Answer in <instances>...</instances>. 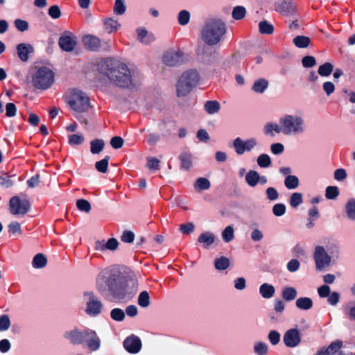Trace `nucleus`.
<instances>
[{"instance_id":"nucleus-6","label":"nucleus","mask_w":355,"mask_h":355,"mask_svg":"<svg viewBox=\"0 0 355 355\" xmlns=\"http://www.w3.org/2000/svg\"><path fill=\"white\" fill-rule=\"evenodd\" d=\"M66 101L70 109L76 113L86 112L90 106L88 96L78 89H71L67 94Z\"/></svg>"},{"instance_id":"nucleus-56","label":"nucleus","mask_w":355,"mask_h":355,"mask_svg":"<svg viewBox=\"0 0 355 355\" xmlns=\"http://www.w3.org/2000/svg\"><path fill=\"white\" fill-rule=\"evenodd\" d=\"M17 107L12 103H8L5 106V115L7 117H13L17 114Z\"/></svg>"},{"instance_id":"nucleus-40","label":"nucleus","mask_w":355,"mask_h":355,"mask_svg":"<svg viewBox=\"0 0 355 355\" xmlns=\"http://www.w3.org/2000/svg\"><path fill=\"white\" fill-rule=\"evenodd\" d=\"M222 239L225 243L232 241L234 238V230L232 225L227 226L221 233Z\"/></svg>"},{"instance_id":"nucleus-36","label":"nucleus","mask_w":355,"mask_h":355,"mask_svg":"<svg viewBox=\"0 0 355 355\" xmlns=\"http://www.w3.org/2000/svg\"><path fill=\"white\" fill-rule=\"evenodd\" d=\"M47 263L46 257L42 254H36L32 261V265L35 268H42L46 266Z\"/></svg>"},{"instance_id":"nucleus-26","label":"nucleus","mask_w":355,"mask_h":355,"mask_svg":"<svg viewBox=\"0 0 355 355\" xmlns=\"http://www.w3.org/2000/svg\"><path fill=\"white\" fill-rule=\"evenodd\" d=\"M259 292L263 298L270 299L275 293V288L272 284L263 283L260 286Z\"/></svg>"},{"instance_id":"nucleus-39","label":"nucleus","mask_w":355,"mask_h":355,"mask_svg":"<svg viewBox=\"0 0 355 355\" xmlns=\"http://www.w3.org/2000/svg\"><path fill=\"white\" fill-rule=\"evenodd\" d=\"M177 18L180 25L186 26L190 21L191 14L188 10H182L178 12Z\"/></svg>"},{"instance_id":"nucleus-53","label":"nucleus","mask_w":355,"mask_h":355,"mask_svg":"<svg viewBox=\"0 0 355 355\" xmlns=\"http://www.w3.org/2000/svg\"><path fill=\"white\" fill-rule=\"evenodd\" d=\"M259 28L260 33L262 34H271L274 31L273 26L267 21H260Z\"/></svg>"},{"instance_id":"nucleus-59","label":"nucleus","mask_w":355,"mask_h":355,"mask_svg":"<svg viewBox=\"0 0 355 355\" xmlns=\"http://www.w3.org/2000/svg\"><path fill=\"white\" fill-rule=\"evenodd\" d=\"M48 14L52 19H56L61 16V11L58 6L54 5L49 7Z\"/></svg>"},{"instance_id":"nucleus-42","label":"nucleus","mask_w":355,"mask_h":355,"mask_svg":"<svg viewBox=\"0 0 355 355\" xmlns=\"http://www.w3.org/2000/svg\"><path fill=\"white\" fill-rule=\"evenodd\" d=\"M257 162L258 166L261 168H268L272 164L270 156L265 153H262L258 156Z\"/></svg>"},{"instance_id":"nucleus-27","label":"nucleus","mask_w":355,"mask_h":355,"mask_svg":"<svg viewBox=\"0 0 355 355\" xmlns=\"http://www.w3.org/2000/svg\"><path fill=\"white\" fill-rule=\"evenodd\" d=\"M33 52V47L28 44H20L17 46V53L22 61H26L28 55Z\"/></svg>"},{"instance_id":"nucleus-23","label":"nucleus","mask_w":355,"mask_h":355,"mask_svg":"<svg viewBox=\"0 0 355 355\" xmlns=\"http://www.w3.org/2000/svg\"><path fill=\"white\" fill-rule=\"evenodd\" d=\"M105 30L110 34L121 29V24L114 17H106L103 20Z\"/></svg>"},{"instance_id":"nucleus-21","label":"nucleus","mask_w":355,"mask_h":355,"mask_svg":"<svg viewBox=\"0 0 355 355\" xmlns=\"http://www.w3.org/2000/svg\"><path fill=\"white\" fill-rule=\"evenodd\" d=\"M343 342L337 340L332 342L327 347H322L317 352L316 355H334L343 347Z\"/></svg>"},{"instance_id":"nucleus-14","label":"nucleus","mask_w":355,"mask_h":355,"mask_svg":"<svg viewBox=\"0 0 355 355\" xmlns=\"http://www.w3.org/2000/svg\"><path fill=\"white\" fill-rule=\"evenodd\" d=\"M62 50L70 52L72 51L77 44V38L71 32H64L60 37L58 42Z\"/></svg>"},{"instance_id":"nucleus-18","label":"nucleus","mask_w":355,"mask_h":355,"mask_svg":"<svg viewBox=\"0 0 355 355\" xmlns=\"http://www.w3.org/2000/svg\"><path fill=\"white\" fill-rule=\"evenodd\" d=\"M123 346L128 352L136 354L141 349V342L137 336H131L124 340Z\"/></svg>"},{"instance_id":"nucleus-4","label":"nucleus","mask_w":355,"mask_h":355,"mask_svg":"<svg viewBox=\"0 0 355 355\" xmlns=\"http://www.w3.org/2000/svg\"><path fill=\"white\" fill-rule=\"evenodd\" d=\"M286 137L302 135L306 131V122L302 112H288L280 116Z\"/></svg>"},{"instance_id":"nucleus-7","label":"nucleus","mask_w":355,"mask_h":355,"mask_svg":"<svg viewBox=\"0 0 355 355\" xmlns=\"http://www.w3.org/2000/svg\"><path fill=\"white\" fill-rule=\"evenodd\" d=\"M200 80L199 74L196 70L184 72L179 78L177 83V93L179 96L188 94L196 87Z\"/></svg>"},{"instance_id":"nucleus-47","label":"nucleus","mask_w":355,"mask_h":355,"mask_svg":"<svg viewBox=\"0 0 355 355\" xmlns=\"http://www.w3.org/2000/svg\"><path fill=\"white\" fill-rule=\"evenodd\" d=\"M302 202V194L301 193L295 192L291 194L289 204L292 207L295 208L298 207Z\"/></svg>"},{"instance_id":"nucleus-37","label":"nucleus","mask_w":355,"mask_h":355,"mask_svg":"<svg viewBox=\"0 0 355 355\" xmlns=\"http://www.w3.org/2000/svg\"><path fill=\"white\" fill-rule=\"evenodd\" d=\"M182 168L185 170H189L192 166V156L187 153H183L180 155Z\"/></svg>"},{"instance_id":"nucleus-43","label":"nucleus","mask_w":355,"mask_h":355,"mask_svg":"<svg viewBox=\"0 0 355 355\" xmlns=\"http://www.w3.org/2000/svg\"><path fill=\"white\" fill-rule=\"evenodd\" d=\"M204 107L205 111L210 114L217 113L220 110V104L216 101H207Z\"/></svg>"},{"instance_id":"nucleus-34","label":"nucleus","mask_w":355,"mask_h":355,"mask_svg":"<svg viewBox=\"0 0 355 355\" xmlns=\"http://www.w3.org/2000/svg\"><path fill=\"white\" fill-rule=\"evenodd\" d=\"M105 143L102 139H96L91 141L90 150L92 154H98L104 148Z\"/></svg>"},{"instance_id":"nucleus-44","label":"nucleus","mask_w":355,"mask_h":355,"mask_svg":"<svg viewBox=\"0 0 355 355\" xmlns=\"http://www.w3.org/2000/svg\"><path fill=\"white\" fill-rule=\"evenodd\" d=\"M253 349L257 355H266L268 352V347L265 343L257 342L253 346Z\"/></svg>"},{"instance_id":"nucleus-58","label":"nucleus","mask_w":355,"mask_h":355,"mask_svg":"<svg viewBox=\"0 0 355 355\" xmlns=\"http://www.w3.org/2000/svg\"><path fill=\"white\" fill-rule=\"evenodd\" d=\"M347 177V173L344 168L336 169L334 172V178L338 182L345 180Z\"/></svg>"},{"instance_id":"nucleus-3","label":"nucleus","mask_w":355,"mask_h":355,"mask_svg":"<svg viewBox=\"0 0 355 355\" xmlns=\"http://www.w3.org/2000/svg\"><path fill=\"white\" fill-rule=\"evenodd\" d=\"M339 253V245L336 241H328L325 246L316 245L313 252L316 270L321 271L329 268L333 258H337Z\"/></svg>"},{"instance_id":"nucleus-30","label":"nucleus","mask_w":355,"mask_h":355,"mask_svg":"<svg viewBox=\"0 0 355 355\" xmlns=\"http://www.w3.org/2000/svg\"><path fill=\"white\" fill-rule=\"evenodd\" d=\"M297 295V292L294 287L286 286L282 289V297L286 301H292L296 298Z\"/></svg>"},{"instance_id":"nucleus-55","label":"nucleus","mask_w":355,"mask_h":355,"mask_svg":"<svg viewBox=\"0 0 355 355\" xmlns=\"http://www.w3.org/2000/svg\"><path fill=\"white\" fill-rule=\"evenodd\" d=\"M110 316L114 320L121 322L125 318V313L122 309L115 308L111 311Z\"/></svg>"},{"instance_id":"nucleus-16","label":"nucleus","mask_w":355,"mask_h":355,"mask_svg":"<svg viewBox=\"0 0 355 355\" xmlns=\"http://www.w3.org/2000/svg\"><path fill=\"white\" fill-rule=\"evenodd\" d=\"M283 341L288 347H295L301 343V336L298 329L295 328L287 330L283 337Z\"/></svg>"},{"instance_id":"nucleus-20","label":"nucleus","mask_w":355,"mask_h":355,"mask_svg":"<svg viewBox=\"0 0 355 355\" xmlns=\"http://www.w3.org/2000/svg\"><path fill=\"white\" fill-rule=\"evenodd\" d=\"M119 243L116 239L111 238L106 242L104 241H98L95 243V249L98 251L103 252L105 250H115L118 247Z\"/></svg>"},{"instance_id":"nucleus-33","label":"nucleus","mask_w":355,"mask_h":355,"mask_svg":"<svg viewBox=\"0 0 355 355\" xmlns=\"http://www.w3.org/2000/svg\"><path fill=\"white\" fill-rule=\"evenodd\" d=\"M268 87V82L263 78L259 79L254 83L252 90L259 94L263 93Z\"/></svg>"},{"instance_id":"nucleus-25","label":"nucleus","mask_w":355,"mask_h":355,"mask_svg":"<svg viewBox=\"0 0 355 355\" xmlns=\"http://www.w3.org/2000/svg\"><path fill=\"white\" fill-rule=\"evenodd\" d=\"M215 238V235L212 232H205L199 235L198 241L204 248H207L214 243Z\"/></svg>"},{"instance_id":"nucleus-35","label":"nucleus","mask_w":355,"mask_h":355,"mask_svg":"<svg viewBox=\"0 0 355 355\" xmlns=\"http://www.w3.org/2000/svg\"><path fill=\"white\" fill-rule=\"evenodd\" d=\"M300 180L296 175H287L284 180V185L288 189H295L298 187Z\"/></svg>"},{"instance_id":"nucleus-62","label":"nucleus","mask_w":355,"mask_h":355,"mask_svg":"<svg viewBox=\"0 0 355 355\" xmlns=\"http://www.w3.org/2000/svg\"><path fill=\"white\" fill-rule=\"evenodd\" d=\"M147 166L150 170L157 171L159 168V160L155 157H148Z\"/></svg>"},{"instance_id":"nucleus-31","label":"nucleus","mask_w":355,"mask_h":355,"mask_svg":"<svg viewBox=\"0 0 355 355\" xmlns=\"http://www.w3.org/2000/svg\"><path fill=\"white\" fill-rule=\"evenodd\" d=\"M347 217L351 220H355V198H349L345 206Z\"/></svg>"},{"instance_id":"nucleus-46","label":"nucleus","mask_w":355,"mask_h":355,"mask_svg":"<svg viewBox=\"0 0 355 355\" xmlns=\"http://www.w3.org/2000/svg\"><path fill=\"white\" fill-rule=\"evenodd\" d=\"M109 160L110 157L105 156L103 159L96 162L95 164V167L96 170L100 173H106L107 171Z\"/></svg>"},{"instance_id":"nucleus-10","label":"nucleus","mask_w":355,"mask_h":355,"mask_svg":"<svg viewBox=\"0 0 355 355\" xmlns=\"http://www.w3.org/2000/svg\"><path fill=\"white\" fill-rule=\"evenodd\" d=\"M83 301L86 304L85 312L87 315L96 316L101 313L102 304L94 293L90 292L85 293Z\"/></svg>"},{"instance_id":"nucleus-8","label":"nucleus","mask_w":355,"mask_h":355,"mask_svg":"<svg viewBox=\"0 0 355 355\" xmlns=\"http://www.w3.org/2000/svg\"><path fill=\"white\" fill-rule=\"evenodd\" d=\"M53 81L54 73L48 67H42L33 72L32 82L37 89H46L52 85Z\"/></svg>"},{"instance_id":"nucleus-29","label":"nucleus","mask_w":355,"mask_h":355,"mask_svg":"<svg viewBox=\"0 0 355 355\" xmlns=\"http://www.w3.org/2000/svg\"><path fill=\"white\" fill-rule=\"evenodd\" d=\"M137 40L141 43L149 44L154 40L153 35L148 33V32L144 28H137Z\"/></svg>"},{"instance_id":"nucleus-48","label":"nucleus","mask_w":355,"mask_h":355,"mask_svg":"<svg viewBox=\"0 0 355 355\" xmlns=\"http://www.w3.org/2000/svg\"><path fill=\"white\" fill-rule=\"evenodd\" d=\"M334 67L333 65L329 62H326L318 68V73L321 76H329L333 71Z\"/></svg>"},{"instance_id":"nucleus-24","label":"nucleus","mask_w":355,"mask_h":355,"mask_svg":"<svg viewBox=\"0 0 355 355\" xmlns=\"http://www.w3.org/2000/svg\"><path fill=\"white\" fill-rule=\"evenodd\" d=\"M275 9L279 13L286 16L291 15L295 10L292 2L288 1H284L277 3L275 6Z\"/></svg>"},{"instance_id":"nucleus-61","label":"nucleus","mask_w":355,"mask_h":355,"mask_svg":"<svg viewBox=\"0 0 355 355\" xmlns=\"http://www.w3.org/2000/svg\"><path fill=\"white\" fill-rule=\"evenodd\" d=\"M300 261L296 259H291L287 265L286 268L291 272H295L300 268Z\"/></svg>"},{"instance_id":"nucleus-63","label":"nucleus","mask_w":355,"mask_h":355,"mask_svg":"<svg viewBox=\"0 0 355 355\" xmlns=\"http://www.w3.org/2000/svg\"><path fill=\"white\" fill-rule=\"evenodd\" d=\"M234 286L236 290L242 291L246 287V280L244 277H238L234 280Z\"/></svg>"},{"instance_id":"nucleus-13","label":"nucleus","mask_w":355,"mask_h":355,"mask_svg":"<svg viewBox=\"0 0 355 355\" xmlns=\"http://www.w3.org/2000/svg\"><path fill=\"white\" fill-rule=\"evenodd\" d=\"M83 344L92 351H97L101 347V339L96 332L92 329H85V336H83Z\"/></svg>"},{"instance_id":"nucleus-49","label":"nucleus","mask_w":355,"mask_h":355,"mask_svg":"<svg viewBox=\"0 0 355 355\" xmlns=\"http://www.w3.org/2000/svg\"><path fill=\"white\" fill-rule=\"evenodd\" d=\"M246 10L243 6H238L233 8L232 15L235 20H240L244 18Z\"/></svg>"},{"instance_id":"nucleus-57","label":"nucleus","mask_w":355,"mask_h":355,"mask_svg":"<svg viewBox=\"0 0 355 355\" xmlns=\"http://www.w3.org/2000/svg\"><path fill=\"white\" fill-rule=\"evenodd\" d=\"M76 206L79 210L87 213H88L91 209L89 202L85 199L78 200L76 202Z\"/></svg>"},{"instance_id":"nucleus-41","label":"nucleus","mask_w":355,"mask_h":355,"mask_svg":"<svg viewBox=\"0 0 355 355\" xmlns=\"http://www.w3.org/2000/svg\"><path fill=\"white\" fill-rule=\"evenodd\" d=\"M230 266V260L225 257H220L214 261V266L218 270L227 269Z\"/></svg>"},{"instance_id":"nucleus-52","label":"nucleus","mask_w":355,"mask_h":355,"mask_svg":"<svg viewBox=\"0 0 355 355\" xmlns=\"http://www.w3.org/2000/svg\"><path fill=\"white\" fill-rule=\"evenodd\" d=\"M125 10L126 6L125 5L124 1L116 0L113 8L114 13L117 15H122L125 13Z\"/></svg>"},{"instance_id":"nucleus-38","label":"nucleus","mask_w":355,"mask_h":355,"mask_svg":"<svg viewBox=\"0 0 355 355\" xmlns=\"http://www.w3.org/2000/svg\"><path fill=\"white\" fill-rule=\"evenodd\" d=\"M293 44L298 48H306L310 44L309 37L304 35H298L293 39Z\"/></svg>"},{"instance_id":"nucleus-1","label":"nucleus","mask_w":355,"mask_h":355,"mask_svg":"<svg viewBox=\"0 0 355 355\" xmlns=\"http://www.w3.org/2000/svg\"><path fill=\"white\" fill-rule=\"evenodd\" d=\"M97 81L102 85L111 84L123 88H130L138 82L136 71L124 62L111 58L101 64Z\"/></svg>"},{"instance_id":"nucleus-60","label":"nucleus","mask_w":355,"mask_h":355,"mask_svg":"<svg viewBox=\"0 0 355 355\" xmlns=\"http://www.w3.org/2000/svg\"><path fill=\"white\" fill-rule=\"evenodd\" d=\"M286 209L285 205L282 203L275 204L272 207V213L276 216H282L286 213Z\"/></svg>"},{"instance_id":"nucleus-11","label":"nucleus","mask_w":355,"mask_h":355,"mask_svg":"<svg viewBox=\"0 0 355 355\" xmlns=\"http://www.w3.org/2000/svg\"><path fill=\"white\" fill-rule=\"evenodd\" d=\"M29 209L30 203L26 198L21 199L18 196H14L10 200V211L12 214L24 215Z\"/></svg>"},{"instance_id":"nucleus-28","label":"nucleus","mask_w":355,"mask_h":355,"mask_svg":"<svg viewBox=\"0 0 355 355\" xmlns=\"http://www.w3.org/2000/svg\"><path fill=\"white\" fill-rule=\"evenodd\" d=\"M313 302L310 297H302L297 299L295 306L297 309L303 311H307L313 307Z\"/></svg>"},{"instance_id":"nucleus-5","label":"nucleus","mask_w":355,"mask_h":355,"mask_svg":"<svg viewBox=\"0 0 355 355\" xmlns=\"http://www.w3.org/2000/svg\"><path fill=\"white\" fill-rule=\"evenodd\" d=\"M225 32V24L220 19H213L205 26L202 31V37L206 44L215 45L222 40Z\"/></svg>"},{"instance_id":"nucleus-51","label":"nucleus","mask_w":355,"mask_h":355,"mask_svg":"<svg viewBox=\"0 0 355 355\" xmlns=\"http://www.w3.org/2000/svg\"><path fill=\"white\" fill-rule=\"evenodd\" d=\"M138 304L143 308L150 305V295L147 291H142L138 297Z\"/></svg>"},{"instance_id":"nucleus-50","label":"nucleus","mask_w":355,"mask_h":355,"mask_svg":"<svg viewBox=\"0 0 355 355\" xmlns=\"http://www.w3.org/2000/svg\"><path fill=\"white\" fill-rule=\"evenodd\" d=\"M339 195V189L336 186H328L325 189V197L329 200H334Z\"/></svg>"},{"instance_id":"nucleus-12","label":"nucleus","mask_w":355,"mask_h":355,"mask_svg":"<svg viewBox=\"0 0 355 355\" xmlns=\"http://www.w3.org/2000/svg\"><path fill=\"white\" fill-rule=\"evenodd\" d=\"M162 61L167 66H176L184 61V53L180 49L168 50L164 54Z\"/></svg>"},{"instance_id":"nucleus-2","label":"nucleus","mask_w":355,"mask_h":355,"mask_svg":"<svg viewBox=\"0 0 355 355\" xmlns=\"http://www.w3.org/2000/svg\"><path fill=\"white\" fill-rule=\"evenodd\" d=\"M137 282L133 277H114L109 282V288L114 297L129 300L136 293Z\"/></svg>"},{"instance_id":"nucleus-9","label":"nucleus","mask_w":355,"mask_h":355,"mask_svg":"<svg viewBox=\"0 0 355 355\" xmlns=\"http://www.w3.org/2000/svg\"><path fill=\"white\" fill-rule=\"evenodd\" d=\"M232 145L238 155H242L246 152L260 150V144L256 137H250L246 139L236 137L234 139Z\"/></svg>"},{"instance_id":"nucleus-45","label":"nucleus","mask_w":355,"mask_h":355,"mask_svg":"<svg viewBox=\"0 0 355 355\" xmlns=\"http://www.w3.org/2000/svg\"><path fill=\"white\" fill-rule=\"evenodd\" d=\"M68 140L71 146H78L84 142L85 137L82 133L73 134L69 136Z\"/></svg>"},{"instance_id":"nucleus-22","label":"nucleus","mask_w":355,"mask_h":355,"mask_svg":"<svg viewBox=\"0 0 355 355\" xmlns=\"http://www.w3.org/2000/svg\"><path fill=\"white\" fill-rule=\"evenodd\" d=\"M83 43L84 46L90 51H96L101 46V40L98 37L87 35L83 37Z\"/></svg>"},{"instance_id":"nucleus-32","label":"nucleus","mask_w":355,"mask_h":355,"mask_svg":"<svg viewBox=\"0 0 355 355\" xmlns=\"http://www.w3.org/2000/svg\"><path fill=\"white\" fill-rule=\"evenodd\" d=\"M193 186L196 191H200L209 189L211 187V183L209 180L205 178H198L196 180Z\"/></svg>"},{"instance_id":"nucleus-15","label":"nucleus","mask_w":355,"mask_h":355,"mask_svg":"<svg viewBox=\"0 0 355 355\" xmlns=\"http://www.w3.org/2000/svg\"><path fill=\"white\" fill-rule=\"evenodd\" d=\"M83 336H85V329H81L76 327L66 331L63 337L73 345L83 344Z\"/></svg>"},{"instance_id":"nucleus-64","label":"nucleus","mask_w":355,"mask_h":355,"mask_svg":"<svg viewBox=\"0 0 355 355\" xmlns=\"http://www.w3.org/2000/svg\"><path fill=\"white\" fill-rule=\"evenodd\" d=\"M266 196L268 200L274 201L278 199L279 193L274 187H268L266 191Z\"/></svg>"},{"instance_id":"nucleus-17","label":"nucleus","mask_w":355,"mask_h":355,"mask_svg":"<svg viewBox=\"0 0 355 355\" xmlns=\"http://www.w3.org/2000/svg\"><path fill=\"white\" fill-rule=\"evenodd\" d=\"M247 184L251 187H256L259 183L261 184H266L268 182V179L264 175H260V174L254 170H250L245 177Z\"/></svg>"},{"instance_id":"nucleus-54","label":"nucleus","mask_w":355,"mask_h":355,"mask_svg":"<svg viewBox=\"0 0 355 355\" xmlns=\"http://www.w3.org/2000/svg\"><path fill=\"white\" fill-rule=\"evenodd\" d=\"M9 232L14 236H21L22 230L20 224L18 222L13 221L8 225Z\"/></svg>"},{"instance_id":"nucleus-19","label":"nucleus","mask_w":355,"mask_h":355,"mask_svg":"<svg viewBox=\"0 0 355 355\" xmlns=\"http://www.w3.org/2000/svg\"><path fill=\"white\" fill-rule=\"evenodd\" d=\"M263 132L265 135L274 137L275 135L282 134L284 135V129L280 117L278 123L269 122L263 127Z\"/></svg>"}]
</instances>
